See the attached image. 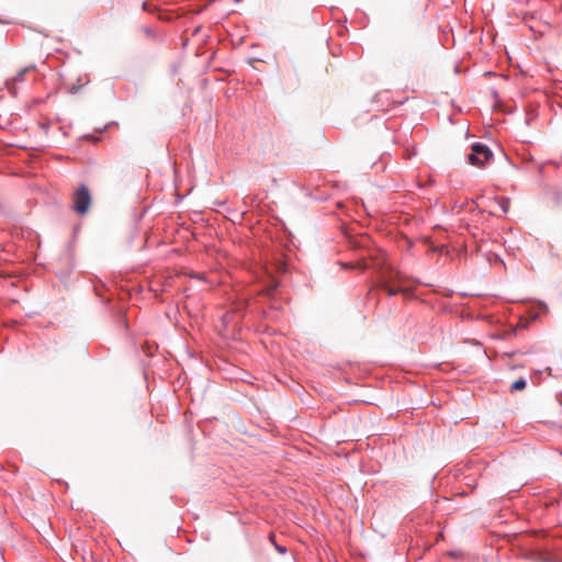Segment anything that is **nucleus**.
I'll return each mask as SVG.
<instances>
[{
    "label": "nucleus",
    "mask_w": 562,
    "mask_h": 562,
    "mask_svg": "<svg viewBox=\"0 0 562 562\" xmlns=\"http://www.w3.org/2000/svg\"><path fill=\"white\" fill-rule=\"evenodd\" d=\"M373 260L375 261L376 266H380V268H379L380 282L391 283L394 285H397V284L411 285L412 279L402 274L400 271L395 270L393 267L387 266L385 263L382 255H381V262H380V257H374Z\"/></svg>",
    "instance_id": "nucleus-1"
},
{
    "label": "nucleus",
    "mask_w": 562,
    "mask_h": 562,
    "mask_svg": "<svg viewBox=\"0 0 562 562\" xmlns=\"http://www.w3.org/2000/svg\"><path fill=\"white\" fill-rule=\"evenodd\" d=\"M91 201H92L91 193L87 186L81 184L74 192L72 204H74V210L78 214H81V215L86 214L90 209Z\"/></svg>",
    "instance_id": "nucleus-2"
},
{
    "label": "nucleus",
    "mask_w": 562,
    "mask_h": 562,
    "mask_svg": "<svg viewBox=\"0 0 562 562\" xmlns=\"http://www.w3.org/2000/svg\"><path fill=\"white\" fill-rule=\"evenodd\" d=\"M493 154L486 145L474 144L472 151L468 155V161L472 166L483 167L491 158Z\"/></svg>",
    "instance_id": "nucleus-3"
},
{
    "label": "nucleus",
    "mask_w": 562,
    "mask_h": 562,
    "mask_svg": "<svg viewBox=\"0 0 562 562\" xmlns=\"http://www.w3.org/2000/svg\"><path fill=\"white\" fill-rule=\"evenodd\" d=\"M379 286L382 290L386 291V293L390 296L396 295L398 293H406L411 288V285H400V284L394 285L391 283H382V282L379 283Z\"/></svg>",
    "instance_id": "nucleus-4"
},
{
    "label": "nucleus",
    "mask_w": 562,
    "mask_h": 562,
    "mask_svg": "<svg viewBox=\"0 0 562 562\" xmlns=\"http://www.w3.org/2000/svg\"><path fill=\"white\" fill-rule=\"evenodd\" d=\"M525 387H526V380L522 378L515 381L510 386L512 391H522Z\"/></svg>",
    "instance_id": "nucleus-5"
},
{
    "label": "nucleus",
    "mask_w": 562,
    "mask_h": 562,
    "mask_svg": "<svg viewBox=\"0 0 562 562\" xmlns=\"http://www.w3.org/2000/svg\"><path fill=\"white\" fill-rule=\"evenodd\" d=\"M34 67H25L22 70H20L16 76L13 78V82H21L24 78V75L27 74L31 69Z\"/></svg>",
    "instance_id": "nucleus-6"
},
{
    "label": "nucleus",
    "mask_w": 562,
    "mask_h": 562,
    "mask_svg": "<svg viewBox=\"0 0 562 562\" xmlns=\"http://www.w3.org/2000/svg\"><path fill=\"white\" fill-rule=\"evenodd\" d=\"M498 204H499L501 209L503 210V212L506 213L510 206V201H509V199L501 198L498 201Z\"/></svg>",
    "instance_id": "nucleus-7"
},
{
    "label": "nucleus",
    "mask_w": 562,
    "mask_h": 562,
    "mask_svg": "<svg viewBox=\"0 0 562 562\" xmlns=\"http://www.w3.org/2000/svg\"><path fill=\"white\" fill-rule=\"evenodd\" d=\"M344 266L348 267V268H357V269H361V270H366L368 268L367 263L363 262L362 260L358 261L357 263H347Z\"/></svg>",
    "instance_id": "nucleus-8"
}]
</instances>
